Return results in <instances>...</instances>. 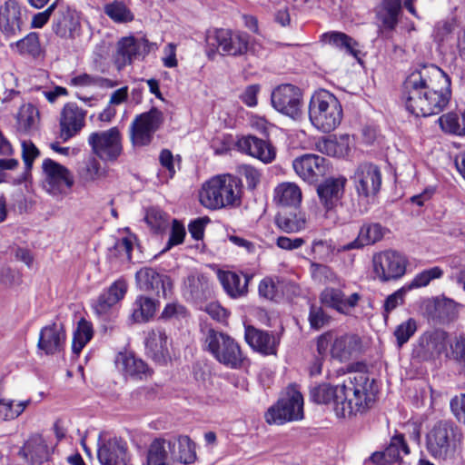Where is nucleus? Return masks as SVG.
Wrapping results in <instances>:
<instances>
[{"label":"nucleus","instance_id":"nucleus-23","mask_svg":"<svg viewBox=\"0 0 465 465\" xmlns=\"http://www.w3.org/2000/svg\"><path fill=\"white\" fill-rule=\"evenodd\" d=\"M402 9L401 0H382L375 8V16L379 22L381 34L392 32L399 23Z\"/></svg>","mask_w":465,"mask_h":465},{"label":"nucleus","instance_id":"nucleus-25","mask_svg":"<svg viewBox=\"0 0 465 465\" xmlns=\"http://www.w3.org/2000/svg\"><path fill=\"white\" fill-rule=\"evenodd\" d=\"M97 457L102 465H128L126 444L117 439H110L101 445Z\"/></svg>","mask_w":465,"mask_h":465},{"label":"nucleus","instance_id":"nucleus-41","mask_svg":"<svg viewBox=\"0 0 465 465\" xmlns=\"http://www.w3.org/2000/svg\"><path fill=\"white\" fill-rule=\"evenodd\" d=\"M147 465H172L166 440L155 439L147 453Z\"/></svg>","mask_w":465,"mask_h":465},{"label":"nucleus","instance_id":"nucleus-18","mask_svg":"<svg viewBox=\"0 0 465 465\" xmlns=\"http://www.w3.org/2000/svg\"><path fill=\"white\" fill-rule=\"evenodd\" d=\"M85 112L75 104H66L60 117V137L64 142L74 137L84 125Z\"/></svg>","mask_w":465,"mask_h":465},{"label":"nucleus","instance_id":"nucleus-43","mask_svg":"<svg viewBox=\"0 0 465 465\" xmlns=\"http://www.w3.org/2000/svg\"><path fill=\"white\" fill-rule=\"evenodd\" d=\"M440 125L445 133L455 135H465V112H450L439 118Z\"/></svg>","mask_w":465,"mask_h":465},{"label":"nucleus","instance_id":"nucleus-49","mask_svg":"<svg viewBox=\"0 0 465 465\" xmlns=\"http://www.w3.org/2000/svg\"><path fill=\"white\" fill-rule=\"evenodd\" d=\"M384 451L387 460L392 463L401 459L402 455L409 454L410 450L405 442L403 435L397 434L391 439V442Z\"/></svg>","mask_w":465,"mask_h":465},{"label":"nucleus","instance_id":"nucleus-47","mask_svg":"<svg viewBox=\"0 0 465 465\" xmlns=\"http://www.w3.org/2000/svg\"><path fill=\"white\" fill-rule=\"evenodd\" d=\"M348 139L349 137L347 135L341 136V142H338L334 137H328L320 141L317 146L319 151L322 153L341 157L347 152Z\"/></svg>","mask_w":465,"mask_h":465},{"label":"nucleus","instance_id":"nucleus-6","mask_svg":"<svg viewBox=\"0 0 465 465\" xmlns=\"http://www.w3.org/2000/svg\"><path fill=\"white\" fill-rule=\"evenodd\" d=\"M204 349L213 358L231 369L241 366L243 356L239 344L228 334L210 329L204 337Z\"/></svg>","mask_w":465,"mask_h":465},{"label":"nucleus","instance_id":"nucleus-61","mask_svg":"<svg viewBox=\"0 0 465 465\" xmlns=\"http://www.w3.org/2000/svg\"><path fill=\"white\" fill-rule=\"evenodd\" d=\"M338 246L332 245L331 241L315 240L312 242V250L320 259L327 260L331 253L337 252Z\"/></svg>","mask_w":465,"mask_h":465},{"label":"nucleus","instance_id":"nucleus-27","mask_svg":"<svg viewBox=\"0 0 465 465\" xmlns=\"http://www.w3.org/2000/svg\"><path fill=\"white\" fill-rule=\"evenodd\" d=\"M245 341L254 350L264 355H274L279 341L273 334L256 329L252 326L245 328Z\"/></svg>","mask_w":465,"mask_h":465},{"label":"nucleus","instance_id":"nucleus-58","mask_svg":"<svg viewBox=\"0 0 465 465\" xmlns=\"http://www.w3.org/2000/svg\"><path fill=\"white\" fill-rule=\"evenodd\" d=\"M309 322L312 329L320 330L330 321V316L322 307L312 305L309 312Z\"/></svg>","mask_w":465,"mask_h":465},{"label":"nucleus","instance_id":"nucleus-12","mask_svg":"<svg viewBox=\"0 0 465 465\" xmlns=\"http://www.w3.org/2000/svg\"><path fill=\"white\" fill-rule=\"evenodd\" d=\"M448 333L440 329L423 332L414 345L412 355L420 361H433L447 351Z\"/></svg>","mask_w":465,"mask_h":465},{"label":"nucleus","instance_id":"nucleus-64","mask_svg":"<svg viewBox=\"0 0 465 465\" xmlns=\"http://www.w3.org/2000/svg\"><path fill=\"white\" fill-rule=\"evenodd\" d=\"M450 410L456 419L465 424V394H460L451 399Z\"/></svg>","mask_w":465,"mask_h":465},{"label":"nucleus","instance_id":"nucleus-33","mask_svg":"<svg viewBox=\"0 0 465 465\" xmlns=\"http://www.w3.org/2000/svg\"><path fill=\"white\" fill-rule=\"evenodd\" d=\"M218 280L225 293L232 298L243 297L248 292V279L230 271H219Z\"/></svg>","mask_w":465,"mask_h":465},{"label":"nucleus","instance_id":"nucleus-55","mask_svg":"<svg viewBox=\"0 0 465 465\" xmlns=\"http://www.w3.org/2000/svg\"><path fill=\"white\" fill-rule=\"evenodd\" d=\"M417 322L413 318H409L407 321L399 324L394 331L397 345L401 347L403 344L408 342L417 331Z\"/></svg>","mask_w":465,"mask_h":465},{"label":"nucleus","instance_id":"nucleus-31","mask_svg":"<svg viewBox=\"0 0 465 465\" xmlns=\"http://www.w3.org/2000/svg\"><path fill=\"white\" fill-rule=\"evenodd\" d=\"M127 292V283L124 280L119 279L104 291L94 305V312L103 315L106 313L114 304L121 301Z\"/></svg>","mask_w":465,"mask_h":465},{"label":"nucleus","instance_id":"nucleus-37","mask_svg":"<svg viewBox=\"0 0 465 465\" xmlns=\"http://www.w3.org/2000/svg\"><path fill=\"white\" fill-rule=\"evenodd\" d=\"M77 26L78 21L74 13L66 6L59 7L54 16V32L61 37H69Z\"/></svg>","mask_w":465,"mask_h":465},{"label":"nucleus","instance_id":"nucleus-45","mask_svg":"<svg viewBox=\"0 0 465 465\" xmlns=\"http://www.w3.org/2000/svg\"><path fill=\"white\" fill-rule=\"evenodd\" d=\"M322 41L337 48L345 50L347 53L356 56V41L348 35L332 31L322 35Z\"/></svg>","mask_w":465,"mask_h":465},{"label":"nucleus","instance_id":"nucleus-24","mask_svg":"<svg viewBox=\"0 0 465 465\" xmlns=\"http://www.w3.org/2000/svg\"><path fill=\"white\" fill-rule=\"evenodd\" d=\"M236 145L242 153L257 158L265 163H272L275 158L273 146L267 141L256 136H243L238 140Z\"/></svg>","mask_w":465,"mask_h":465},{"label":"nucleus","instance_id":"nucleus-1","mask_svg":"<svg viewBox=\"0 0 465 465\" xmlns=\"http://www.w3.org/2000/svg\"><path fill=\"white\" fill-rule=\"evenodd\" d=\"M450 96V78L434 64L422 65L404 81L402 99L413 115L427 117L440 114Z\"/></svg>","mask_w":465,"mask_h":465},{"label":"nucleus","instance_id":"nucleus-14","mask_svg":"<svg viewBox=\"0 0 465 465\" xmlns=\"http://www.w3.org/2000/svg\"><path fill=\"white\" fill-rule=\"evenodd\" d=\"M44 187L52 195H59L64 189H71L74 183L70 170L59 163L46 158L43 161Z\"/></svg>","mask_w":465,"mask_h":465},{"label":"nucleus","instance_id":"nucleus-10","mask_svg":"<svg viewBox=\"0 0 465 465\" xmlns=\"http://www.w3.org/2000/svg\"><path fill=\"white\" fill-rule=\"evenodd\" d=\"M163 114L157 108L137 115L130 125V137L134 146L151 143L154 133L163 123Z\"/></svg>","mask_w":465,"mask_h":465},{"label":"nucleus","instance_id":"nucleus-13","mask_svg":"<svg viewBox=\"0 0 465 465\" xmlns=\"http://www.w3.org/2000/svg\"><path fill=\"white\" fill-rule=\"evenodd\" d=\"M93 153L103 161H115L123 151L121 134L117 127L94 132L88 137Z\"/></svg>","mask_w":465,"mask_h":465},{"label":"nucleus","instance_id":"nucleus-62","mask_svg":"<svg viewBox=\"0 0 465 465\" xmlns=\"http://www.w3.org/2000/svg\"><path fill=\"white\" fill-rule=\"evenodd\" d=\"M455 22L453 20L440 21L434 27V37L439 42H444L449 39L450 35L455 29Z\"/></svg>","mask_w":465,"mask_h":465},{"label":"nucleus","instance_id":"nucleus-9","mask_svg":"<svg viewBox=\"0 0 465 465\" xmlns=\"http://www.w3.org/2000/svg\"><path fill=\"white\" fill-rule=\"evenodd\" d=\"M207 43L223 55L241 56L248 53L250 35L242 31L220 28L207 36Z\"/></svg>","mask_w":465,"mask_h":465},{"label":"nucleus","instance_id":"nucleus-50","mask_svg":"<svg viewBox=\"0 0 465 465\" xmlns=\"http://www.w3.org/2000/svg\"><path fill=\"white\" fill-rule=\"evenodd\" d=\"M10 46L11 48H14L15 46L19 54H27L32 56H37L41 52L39 36L38 34L35 32L28 34L25 37L20 39L15 44H11Z\"/></svg>","mask_w":465,"mask_h":465},{"label":"nucleus","instance_id":"nucleus-56","mask_svg":"<svg viewBox=\"0 0 465 465\" xmlns=\"http://www.w3.org/2000/svg\"><path fill=\"white\" fill-rule=\"evenodd\" d=\"M135 242V235L130 232H128L126 236H123L121 239L117 240L114 245L116 255L122 260L131 261V253Z\"/></svg>","mask_w":465,"mask_h":465},{"label":"nucleus","instance_id":"nucleus-54","mask_svg":"<svg viewBox=\"0 0 465 465\" xmlns=\"http://www.w3.org/2000/svg\"><path fill=\"white\" fill-rule=\"evenodd\" d=\"M435 312L440 322H450L458 314L457 303L447 298L438 300L435 304Z\"/></svg>","mask_w":465,"mask_h":465},{"label":"nucleus","instance_id":"nucleus-30","mask_svg":"<svg viewBox=\"0 0 465 465\" xmlns=\"http://www.w3.org/2000/svg\"><path fill=\"white\" fill-rule=\"evenodd\" d=\"M116 364L125 377L133 380H143L151 376L152 371L141 359L131 353H120Z\"/></svg>","mask_w":465,"mask_h":465},{"label":"nucleus","instance_id":"nucleus-38","mask_svg":"<svg viewBox=\"0 0 465 465\" xmlns=\"http://www.w3.org/2000/svg\"><path fill=\"white\" fill-rule=\"evenodd\" d=\"M138 49L134 37H124L118 42L114 55V63L118 70L132 63L133 58L138 54Z\"/></svg>","mask_w":465,"mask_h":465},{"label":"nucleus","instance_id":"nucleus-57","mask_svg":"<svg viewBox=\"0 0 465 465\" xmlns=\"http://www.w3.org/2000/svg\"><path fill=\"white\" fill-rule=\"evenodd\" d=\"M311 272L314 280L323 283L336 282L338 280V277L332 269L323 264L315 262L312 263Z\"/></svg>","mask_w":465,"mask_h":465},{"label":"nucleus","instance_id":"nucleus-15","mask_svg":"<svg viewBox=\"0 0 465 465\" xmlns=\"http://www.w3.org/2000/svg\"><path fill=\"white\" fill-rule=\"evenodd\" d=\"M353 181L360 198L371 203L381 189V173L376 165L361 163L354 173Z\"/></svg>","mask_w":465,"mask_h":465},{"label":"nucleus","instance_id":"nucleus-51","mask_svg":"<svg viewBox=\"0 0 465 465\" xmlns=\"http://www.w3.org/2000/svg\"><path fill=\"white\" fill-rule=\"evenodd\" d=\"M104 13L116 23H127L134 19L131 10L121 1L107 4L104 6Z\"/></svg>","mask_w":465,"mask_h":465},{"label":"nucleus","instance_id":"nucleus-7","mask_svg":"<svg viewBox=\"0 0 465 465\" xmlns=\"http://www.w3.org/2000/svg\"><path fill=\"white\" fill-rule=\"evenodd\" d=\"M408 259L394 250L377 252L372 257L374 278L381 282H389L402 278L407 270Z\"/></svg>","mask_w":465,"mask_h":465},{"label":"nucleus","instance_id":"nucleus-4","mask_svg":"<svg viewBox=\"0 0 465 465\" xmlns=\"http://www.w3.org/2000/svg\"><path fill=\"white\" fill-rule=\"evenodd\" d=\"M343 116L338 98L325 89L316 91L311 97L309 118L312 124L322 133L334 131Z\"/></svg>","mask_w":465,"mask_h":465},{"label":"nucleus","instance_id":"nucleus-11","mask_svg":"<svg viewBox=\"0 0 465 465\" xmlns=\"http://www.w3.org/2000/svg\"><path fill=\"white\" fill-rule=\"evenodd\" d=\"M272 107L279 113L296 120L302 115V93L291 84H284L274 88L271 94Z\"/></svg>","mask_w":465,"mask_h":465},{"label":"nucleus","instance_id":"nucleus-40","mask_svg":"<svg viewBox=\"0 0 465 465\" xmlns=\"http://www.w3.org/2000/svg\"><path fill=\"white\" fill-rule=\"evenodd\" d=\"M39 113L31 104H23L17 114V129L24 134H30L37 127Z\"/></svg>","mask_w":465,"mask_h":465},{"label":"nucleus","instance_id":"nucleus-63","mask_svg":"<svg viewBox=\"0 0 465 465\" xmlns=\"http://www.w3.org/2000/svg\"><path fill=\"white\" fill-rule=\"evenodd\" d=\"M451 355L454 360L464 366L465 364V336L455 337L450 343Z\"/></svg>","mask_w":465,"mask_h":465},{"label":"nucleus","instance_id":"nucleus-59","mask_svg":"<svg viewBox=\"0 0 465 465\" xmlns=\"http://www.w3.org/2000/svg\"><path fill=\"white\" fill-rule=\"evenodd\" d=\"M408 289L406 287L400 288L393 293L390 294L384 302V318L387 319L389 314L399 305L404 302V297Z\"/></svg>","mask_w":465,"mask_h":465},{"label":"nucleus","instance_id":"nucleus-52","mask_svg":"<svg viewBox=\"0 0 465 465\" xmlns=\"http://www.w3.org/2000/svg\"><path fill=\"white\" fill-rule=\"evenodd\" d=\"M144 220L154 232L164 231L169 224L168 215L157 207L149 208L146 211Z\"/></svg>","mask_w":465,"mask_h":465},{"label":"nucleus","instance_id":"nucleus-16","mask_svg":"<svg viewBox=\"0 0 465 465\" xmlns=\"http://www.w3.org/2000/svg\"><path fill=\"white\" fill-rule=\"evenodd\" d=\"M25 19V11L18 1L6 0L0 5V32L5 38L17 36Z\"/></svg>","mask_w":465,"mask_h":465},{"label":"nucleus","instance_id":"nucleus-53","mask_svg":"<svg viewBox=\"0 0 465 465\" xmlns=\"http://www.w3.org/2000/svg\"><path fill=\"white\" fill-rule=\"evenodd\" d=\"M443 272L440 267H432L430 269L423 270L417 273L411 282L406 286L408 290L418 289L426 287L430 282L435 279H439L442 276Z\"/></svg>","mask_w":465,"mask_h":465},{"label":"nucleus","instance_id":"nucleus-35","mask_svg":"<svg viewBox=\"0 0 465 465\" xmlns=\"http://www.w3.org/2000/svg\"><path fill=\"white\" fill-rule=\"evenodd\" d=\"M19 455L32 464H42L47 460L49 451L44 438L41 435H33L20 450Z\"/></svg>","mask_w":465,"mask_h":465},{"label":"nucleus","instance_id":"nucleus-2","mask_svg":"<svg viewBox=\"0 0 465 465\" xmlns=\"http://www.w3.org/2000/svg\"><path fill=\"white\" fill-rule=\"evenodd\" d=\"M310 397L317 404H331L338 418H351L368 411L375 401L374 380L364 372H351L342 384L313 387Z\"/></svg>","mask_w":465,"mask_h":465},{"label":"nucleus","instance_id":"nucleus-42","mask_svg":"<svg viewBox=\"0 0 465 465\" xmlns=\"http://www.w3.org/2000/svg\"><path fill=\"white\" fill-rule=\"evenodd\" d=\"M307 217L304 213H290L276 217L277 226L287 233L298 232L306 227Z\"/></svg>","mask_w":465,"mask_h":465},{"label":"nucleus","instance_id":"nucleus-36","mask_svg":"<svg viewBox=\"0 0 465 465\" xmlns=\"http://www.w3.org/2000/svg\"><path fill=\"white\" fill-rule=\"evenodd\" d=\"M302 199L301 188L292 182L279 183L273 191V201L283 207H297Z\"/></svg>","mask_w":465,"mask_h":465},{"label":"nucleus","instance_id":"nucleus-26","mask_svg":"<svg viewBox=\"0 0 465 465\" xmlns=\"http://www.w3.org/2000/svg\"><path fill=\"white\" fill-rule=\"evenodd\" d=\"M138 287L145 292H152L157 296H166L169 286L168 278L153 268L144 267L135 274Z\"/></svg>","mask_w":465,"mask_h":465},{"label":"nucleus","instance_id":"nucleus-22","mask_svg":"<svg viewBox=\"0 0 465 465\" xmlns=\"http://www.w3.org/2000/svg\"><path fill=\"white\" fill-rule=\"evenodd\" d=\"M360 299L357 292L346 297L341 290L331 287L325 288L320 295L322 304L342 314H349L351 309L356 307Z\"/></svg>","mask_w":465,"mask_h":465},{"label":"nucleus","instance_id":"nucleus-3","mask_svg":"<svg viewBox=\"0 0 465 465\" xmlns=\"http://www.w3.org/2000/svg\"><path fill=\"white\" fill-rule=\"evenodd\" d=\"M200 203L211 210L238 205L240 187L232 175H217L205 182L199 193Z\"/></svg>","mask_w":465,"mask_h":465},{"label":"nucleus","instance_id":"nucleus-60","mask_svg":"<svg viewBox=\"0 0 465 465\" xmlns=\"http://www.w3.org/2000/svg\"><path fill=\"white\" fill-rule=\"evenodd\" d=\"M22 146V158L25 163V168L30 170L33 166V163L36 157L39 156L40 152L38 148L30 140H23L21 142Z\"/></svg>","mask_w":465,"mask_h":465},{"label":"nucleus","instance_id":"nucleus-8","mask_svg":"<svg viewBox=\"0 0 465 465\" xmlns=\"http://www.w3.org/2000/svg\"><path fill=\"white\" fill-rule=\"evenodd\" d=\"M269 424H283L303 418V398L300 391L291 389L285 397L281 398L265 413Z\"/></svg>","mask_w":465,"mask_h":465},{"label":"nucleus","instance_id":"nucleus-46","mask_svg":"<svg viewBox=\"0 0 465 465\" xmlns=\"http://www.w3.org/2000/svg\"><path fill=\"white\" fill-rule=\"evenodd\" d=\"M94 334L92 324L84 319L78 322L77 328L74 331L72 350L74 354H79L83 348L92 339Z\"/></svg>","mask_w":465,"mask_h":465},{"label":"nucleus","instance_id":"nucleus-21","mask_svg":"<svg viewBox=\"0 0 465 465\" xmlns=\"http://www.w3.org/2000/svg\"><path fill=\"white\" fill-rule=\"evenodd\" d=\"M346 179L344 177L328 178L317 187L320 203L326 212L333 210L340 203L343 193Z\"/></svg>","mask_w":465,"mask_h":465},{"label":"nucleus","instance_id":"nucleus-44","mask_svg":"<svg viewBox=\"0 0 465 465\" xmlns=\"http://www.w3.org/2000/svg\"><path fill=\"white\" fill-rule=\"evenodd\" d=\"M185 289L194 300H203L210 294L208 279L202 274H192L187 277Z\"/></svg>","mask_w":465,"mask_h":465},{"label":"nucleus","instance_id":"nucleus-20","mask_svg":"<svg viewBox=\"0 0 465 465\" xmlns=\"http://www.w3.org/2000/svg\"><path fill=\"white\" fill-rule=\"evenodd\" d=\"M386 229L378 223H364L361 226L358 236L348 243L338 245L337 252L359 250L364 246L374 244L383 238Z\"/></svg>","mask_w":465,"mask_h":465},{"label":"nucleus","instance_id":"nucleus-39","mask_svg":"<svg viewBox=\"0 0 465 465\" xmlns=\"http://www.w3.org/2000/svg\"><path fill=\"white\" fill-rule=\"evenodd\" d=\"M156 309L157 303L153 299L140 295L133 303L132 318L135 322H147L154 315Z\"/></svg>","mask_w":465,"mask_h":465},{"label":"nucleus","instance_id":"nucleus-19","mask_svg":"<svg viewBox=\"0 0 465 465\" xmlns=\"http://www.w3.org/2000/svg\"><path fill=\"white\" fill-rule=\"evenodd\" d=\"M361 340L357 334L344 333L335 337L330 354L331 358L345 362L356 358L361 353Z\"/></svg>","mask_w":465,"mask_h":465},{"label":"nucleus","instance_id":"nucleus-48","mask_svg":"<svg viewBox=\"0 0 465 465\" xmlns=\"http://www.w3.org/2000/svg\"><path fill=\"white\" fill-rule=\"evenodd\" d=\"M30 403L31 400L21 401L15 403L13 400L0 399V419L3 420L16 419Z\"/></svg>","mask_w":465,"mask_h":465},{"label":"nucleus","instance_id":"nucleus-17","mask_svg":"<svg viewBox=\"0 0 465 465\" xmlns=\"http://www.w3.org/2000/svg\"><path fill=\"white\" fill-rule=\"evenodd\" d=\"M292 168L295 173L303 181L313 183L320 177L325 175L328 170V163L322 156L305 153L292 161Z\"/></svg>","mask_w":465,"mask_h":465},{"label":"nucleus","instance_id":"nucleus-29","mask_svg":"<svg viewBox=\"0 0 465 465\" xmlns=\"http://www.w3.org/2000/svg\"><path fill=\"white\" fill-rule=\"evenodd\" d=\"M65 332L61 325L53 323L44 327L39 335L38 348L46 354L59 352L64 344Z\"/></svg>","mask_w":465,"mask_h":465},{"label":"nucleus","instance_id":"nucleus-34","mask_svg":"<svg viewBox=\"0 0 465 465\" xmlns=\"http://www.w3.org/2000/svg\"><path fill=\"white\" fill-rule=\"evenodd\" d=\"M109 169L94 157L84 159L77 168V176L84 184L96 183L108 176Z\"/></svg>","mask_w":465,"mask_h":465},{"label":"nucleus","instance_id":"nucleus-32","mask_svg":"<svg viewBox=\"0 0 465 465\" xmlns=\"http://www.w3.org/2000/svg\"><path fill=\"white\" fill-rule=\"evenodd\" d=\"M168 337L161 329L152 330L146 338L147 354L158 363H165L170 359Z\"/></svg>","mask_w":465,"mask_h":465},{"label":"nucleus","instance_id":"nucleus-5","mask_svg":"<svg viewBox=\"0 0 465 465\" xmlns=\"http://www.w3.org/2000/svg\"><path fill=\"white\" fill-rule=\"evenodd\" d=\"M460 429L451 421L437 422L426 435V448L435 459L452 458L462 440Z\"/></svg>","mask_w":465,"mask_h":465},{"label":"nucleus","instance_id":"nucleus-28","mask_svg":"<svg viewBox=\"0 0 465 465\" xmlns=\"http://www.w3.org/2000/svg\"><path fill=\"white\" fill-rule=\"evenodd\" d=\"M172 462L192 464L196 460L195 445L188 436H178L166 440Z\"/></svg>","mask_w":465,"mask_h":465}]
</instances>
